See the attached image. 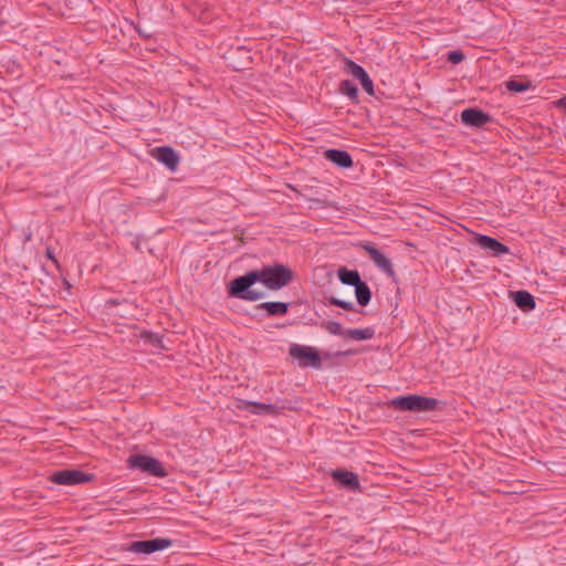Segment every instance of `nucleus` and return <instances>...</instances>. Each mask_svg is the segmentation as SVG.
Instances as JSON below:
<instances>
[{
  "mask_svg": "<svg viewBox=\"0 0 566 566\" xmlns=\"http://www.w3.org/2000/svg\"><path fill=\"white\" fill-rule=\"evenodd\" d=\"M292 280L293 271L284 264L275 263L237 276L230 282L228 294L231 297L255 302L264 297L263 292L252 289L255 283H262L269 290L277 291L289 285Z\"/></svg>",
  "mask_w": 566,
  "mask_h": 566,
  "instance_id": "nucleus-1",
  "label": "nucleus"
},
{
  "mask_svg": "<svg viewBox=\"0 0 566 566\" xmlns=\"http://www.w3.org/2000/svg\"><path fill=\"white\" fill-rule=\"evenodd\" d=\"M439 405L438 399L419 395L400 396L391 400V406L399 411L429 412Z\"/></svg>",
  "mask_w": 566,
  "mask_h": 566,
  "instance_id": "nucleus-2",
  "label": "nucleus"
},
{
  "mask_svg": "<svg viewBox=\"0 0 566 566\" xmlns=\"http://www.w3.org/2000/svg\"><path fill=\"white\" fill-rule=\"evenodd\" d=\"M127 467L156 478H166L168 475V471L163 463L150 455H130L127 459Z\"/></svg>",
  "mask_w": 566,
  "mask_h": 566,
  "instance_id": "nucleus-3",
  "label": "nucleus"
},
{
  "mask_svg": "<svg viewBox=\"0 0 566 566\" xmlns=\"http://www.w3.org/2000/svg\"><path fill=\"white\" fill-rule=\"evenodd\" d=\"M289 354L298 361L301 367H322V359L316 348L305 345L293 344L290 346Z\"/></svg>",
  "mask_w": 566,
  "mask_h": 566,
  "instance_id": "nucleus-4",
  "label": "nucleus"
},
{
  "mask_svg": "<svg viewBox=\"0 0 566 566\" xmlns=\"http://www.w3.org/2000/svg\"><path fill=\"white\" fill-rule=\"evenodd\" d=\"M50 480L61 485H77L93 480V474L85 473L77 469H64L54 472Z\"/></svg>",
  "mask_w": 566,
  "mask_h": 566,
  "instance_id": "nucleus-5",
  "label": "nucleus"
},
{
  "mask_svg": "<svg viewBox=\"0 0 566 566\" xmlns=\"http://www.w3.org/2000/svg\"><path fill=\"white\" fill-rule=\"evenodd\" d=\"M172 546V541L164 537H156L146 541H134L129 544L128 551L135 554L149 555Z\"/></svg>",
  "mask_w": 566,
  "mask_h": 566,
  "instance_id": "nucleus-6",
  "label": "nucleus"
},
{
  "mask_svg": "<svg viewBox=\"0 0 566 566\" xmlns=\"http://www.w3.org/2000/svg\"><path fill=\"white\" fill-rule=\"evenodd\" d=\"M361 247L368 253L370 260L381 272H384L391 279L396 277V272L392 268L391 261L385 254H382L373 243H365Z\"/></svg>",
  "mask_w": 566,
  "mask_h": 566,
  "instance_id": "nucleus-7",
  "label": "nucleus"
},
{
  "mask_svg": "<svg viewBox=\"0 0 566 566\" xmlns=\"http://www.w3.org/2000/svg\"><path fill=\"white\" fill-rule=\"evenodd\" d=\"M235 408L241 411H248L252 415H277L280 408L273 403H263L258 401H250L244 399H238Z\"/></svg>",
  "mask_w": 566,
  "mask_h": 566,
  "instance_id": "nucleus-8",
  "label": "nucleus"
},
{
  "mask_svg": "<svg viewBox=\"0 0 566 566\" xmlns=\"http://www.w3.org/2000/svg\"><path fill=\"white\" fill-rule=\"evenodd\" d=\"M492 120V117L480 108L470 107L461 113V122L473 128H481Z\"/></svg>",
  "mask_w": 566,
  "mask_h": 566,
  "instance_id": "nucleus-9",
  "label": "nucleus"
},
{
  "mask_svg": "<svg viewBox=\"0 0 566 566\" xmlns=\"http://www.w3.org/2000/svg\"><path fill=\"white\" fill-rule=\"evenodd\" d=\"M345 70L360 82L363 88L368 95H375L374 83L363 66L352 60H347L345 63Z\"/></svg>",
  "mask_w": 566,
  "mask_h": 566,
  "instance_id": "nucleus-10",
  "label": "nucleus"
},
{
  "mask_svg": "<svg viewBox=\"0 0 566 566\" xmlns=\"http://www.w3.org/2000/svg\"><path fill=\"white\" fill-rule=\"evenodd\" d=\"M153 157L165 165L171 171H176L179 165L177 151L169 146L156 147L151 151Z\"/></svg>",
  "mask_w": 566,
  "mask_h": 566,
  "instance_id": "nucleus-11",
  "label": "nucleus"
},
{
  "mask_svg": "<svg viewBox=\"0 0 566 566\" xmlns=\"http://www.w3.org/2000/svg\"><path fill=\"white\" fill-rule=\"evenodd\" d=\"M474 242L481 249L490 251L493 256H500L502 254L510 253V249L507 245L485 234H476L474 238Z\"/></svg>",
  "mask_w": 566,
  "mask_h": 566,
  "instance_id": "nucleus-12",
  "label": "nucleus"
},
{
  "mask_svg": "<svg viewBox=\"0 0 566 566\" xmlns=\"http://www.w3.org/2000/svg\"><path fill=\"white\" fill-rule=\"evenodd\" d=\"M331 475L343 488L349 491H356L360 488L358 475L352 471L334 470L332 471Z\"/></svg>",
  "mask_w": 566,
  "mask_h": 566,
  "instance_id": "nucleus-13",
  "label": "nucleus"
},
{
  "mask_svg": "<svg viewBox=\"0 0 566 566\" xmlns=\"http://www.w3.org/2000/svg\"><path fill=\"white\" fill-rule=\"evenodd\" d=\"M325 158L340 168H350L354 165L353 158L348 151L342 149H328L325 151Z\"/></svg>",
  "mask_w": 566,
  "mask_h": 566,
  "instance_id": "nucleus-14",
  "label": "nucleus"
},
{
  "mask_svg": "<svg viewBox=\"0 0 566 566\" xmlns=\"http://www.w3.org/2000/svg\"><path fill=\"white\" fill-rule=\"evenodd\" d=\"M514 303L524 312H528L535 307L534 296L527 291L511 292Z\"/></svg>",
  "mask_w": 566,
  "mask_h": 566,
  "instance_id": "nucleus-15",
  "label": "nucleus"
},
{
  "mask_svg": "<svg viewBox=\"0 0 566 566\" xmlns=\"http://www.w3.org/2000/svg\"><path fill=\"white\" fill-rule=\"evenodd\" d=\"M289 303L284 302H264L258 305V308L264 310L270 317L283 316L289 311Z\"/></svg>",
  "mask_w": 566,
  "mask_h": 566,
  "instance_id": "nucleus-16",
  "label": "nucleus"
},
{
  "mask_svg": "<svg viewBox=\"0 0 566 566\" xmlns=\"http://www.w3.org/2000/svg\"><path fill=\"white\" fill-rule=\"evenodd\" d=\"M337 274L339 281L345 285L356 286L361 281L360 274L357 270L340 268Z\"/></svg>",
  "mask_w": 566,
  "mask_h": 566,
  "instance_id": "nucleus-17",
  "label": "nucleus"
},
{
  "mask_svg": "<svg viewBox=\"0 0 566 566\" xmlns=\"http://www.w3.org/2000/svg\"><path fill=\"white\" fill-rule=\"evenodd\" d=\"M355 287V296L360 306H366L371 300V291L365 281H360Z\"/></svg>",
  "mask_w": 566,
  "mask_h": 566,
  "instance_id": "nucleus-18",
  "label": "nucleus"
},
{
  "mask_svg": "<svg viewBox=\"0 0 566 566\" xmlns=\"http://www.w3.org/2000/svg\"><path fill=\"white\" fill-rule=\"evenodd\" d=\"M346 336L354 340H368L375 336V329L373 327L348 329Z\"/></svg>",
  "mask_w": 566,
  "mask_h": 566,
  "instance_id": "nucleus-19",
  "label": "nucleus"
},
{
  "mask_svg": "<svg viewBox=\"0 0 566 566\" xmlns=\"http://www.w3.org/2000/svg\"><path fill=\"white\" fill-rule=\"evenodd\" d=\"M504 85L511 93H523L532 87L531 81H517L514 78L506 81Z\"/></svg>",
  "mask_w": 566,
  "mask_h": 566,
  "instance_id": "nucleus-20",
  "label": "nucleus"
},
{
  "mask_svg": "<svg viewBox=\"0 0 566 566\" xmlns=\"http://www.w3.org/2000/svg\"><path fill=\"white\" fill-rule=\"evenodd\" d=\"M250 50L245 45H234L231 44L230 49L227 52V59L233 60L237 54H241L245 57L247 62L251 61V57L249 55Z\"/></svg>",
  "mask_w": 566,
  "mask_h": 566,
  "instance_id": "nucleus-21",
  "label": "nucleus"
},
{
  "mask_svg": "<svg viewBox=\"0 0 566 566\" xmlns=\"http://www.w3.org/2000/svg\"><path fill=\"white\" fill-rule=\"evenodd\" d=\"M340 92L354 101H356L358 97V88L349 80H344L340 82Z\"/></svg>",
  "mask_w": 566,
  "mask_h": 566,
  "instance_id": "nucleus-22",
  "label": "nucleus"
},
{
  "mask_svg": "<svg viewBox=\"0 0 566 566\" xmlns=\"http://www.w3.org/2000/svg\"><path fill=\"white\" fill-rule=\"evenodd\" d=\"M322 327L328 332L329 334L332 335H336V336H343V335H346V332L344 331L343 326L338 323V322H335V321H328V322H324L322 324Z\"/></svg>",
  "mask_w": 566,
  "mask_h": 566,
  "instance_id": "nucleus-23",
  "label": "nucleus"
},
{
  "mask_svg": "<svg viewBox=\"0 0 566 566\" xmlns=\"http://www.w3.org/2000/svg\"><path fill=\"white\" fill-rule=\"evenodd\" d=\"M327 302L331 305L338 306V307H340L343 310H346V311H355V305L350 301H344V300L337 298L335 296H329L327 298Z\"/></svg>",
  "mask_w": 566,
  "mask_h": 566,
  "instance_id": "nucleus-24",
  "label": "nucleus"
},
{
  "mask_svg": "<svg viewBox=\"0 0 566 566\" xmlns=\"http://www.w3.org/2000/svg\"><path fill=\"white\" fill-rule=\"evenodd\" d=\"M465 59L464 53L461 50H453L447 53V60L451 64H459Z\"/></svg>",
  "mask_w": 566,
  "mask_h": 566,
  "instance_id": "nucleus-25",
  "label": "nucleus"
},
{
  "mask_svg": "<svg viewBox=\"0 0 566 566\" xmlns=\"http://www.w3.org/2000/svg\"><path fill=\"white\" fill-rule=\"evenodd\" d=\"M148 340L151 345L158 347V348H165L163 345L161 337H159L157 334H149Z\"/></svg>",
  "mask_w": 566,
  "mask_h": 566,
  "instance_id": "nucleus-26",
  "label": "nucleus"
},
{
  "mask_svg": "<svg viewBox=\"0 0 566 566\" xmlns=\"http://www.w3.org/2000/svg\"><path fill=\"white\" fill-rule=\"evenodd\" d=\"M558 106L566 109V95L558 99Z\"/></svg>",
  "mask_w": 566,
  "mask_h": 566,
  "instance_id": "nucleus-27",
  "label": "nucleus"
}]
</instances>
